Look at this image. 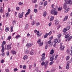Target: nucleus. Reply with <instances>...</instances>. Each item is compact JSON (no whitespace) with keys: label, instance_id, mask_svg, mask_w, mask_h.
<instances>
[{"label":"nucleus","instance_id":"nucleus-52","mask_svg":"<svg viewBox=\"0 0 72 72\" xmlns=\"http://www.w3.org/2000/svg\"><path fill=\"white\" fill-rule=\"evenodd\" d=\"M58 55H57L55 57V60L56 59H57V57H58Z\"/></svg>","mask_w":72,"mask_h":72},{"label":"nucleus","instance_id":"nucleus-31","mask_svg":"<svg viewBox=\"0 0 72 72\" xmlns=\"http://www.w3.org/2000/svg\"><path fill=\"white\" fill-rule=\"evenodd\" d=\"M30 12H27L26 13V14H25V17H27V15H28V14H30Z\"/></svg>","mask_w":72,"mask_h":72},{"label":"nucleus","instance_id":"nucleus-55","mask_svg":"<svg viewBox=\"0 0 72 72\" xmlns=\"http://www.w3.org/2000/svg\"><path fill=\"white\" fill-rule=\"evenodd\" d=\"M69 28H70V27H67L66 28V30H69Z\"/></svg>","mask_w":72,"mask_h":72},{"label":"nucleus","instance_id":"nucleus-43","mask_svg":"<svg viewBox=\"0 0 72 72\" xmlns=\"http://www.w3.org/2000/svg\"><path fill=\"white\" fill-rule=\"evenodd\" d=\"M45 53H43L42 55V57H45Z\"/></svg>","mask_w":72,"mask_h":72},{"label":"nucleus","instance_id":"nucleus-25","mask_svg":"<svg viewBox=\"0 0 72 72\" xmlns=\"http://www.w3.org/2000/svg\"><path fill=\"white\" fill-rule=\"evenodd\" d=\"M54 50H51L50 52V54H53L54 53Z\"/></svg>","mask_w":72,"mask_h":72},{"label":"nucleus","instance_id":"nucleus-11","mask_svg":"<svg viewBox=\"0 0 72 72\" xmlns=\"http://www.w3.org/2000/svg\"><path fill=\"white\" fill-rule=\"evenodd\" d=\"M4 11V8H2V7H0V12L1 13H3Z\"/></svg>","mask_w":72,"mask_h":72},{"label":"nucleus","instance_id":"nucleus-26","mask_svg":"<svg viewBox=\"0 0 72 72\" xmlns=\"http://www.w3.org/2000/svg\"><path fill=\"white\" fill-rule=\"evenodd\" d=\"M38 10L36 9H35L34 10V12L35 13H37Z\"/></svg>","mask_w":72,"mask_h":72},{"label":"nucleus","instance_id":"nucleus-49","mask_svg":"<svg viewBox=\"0 0 72 72\" xmlns=\"http://www.w3.org/2000/svg\"><path fill=\"white\" fill-rule=\"evenodd\" d=\"M19 4L20 5H23V3H21V2H19Z\"/></svg>","mask_w":72,"mask_h":72},{"label":"nucleus","instance_id":"nucleus-64","mask_svg":"<svg viewBox=\"0 0 72 72\" xmlns=\"http://www.w3.org/2000/svg\"><path fill=\"white\" fill-rule=\"evenodd\" d=\"M6 54L7 56H9V52L7 51L6 53Z\"/></svg>","mask_w":72,"mask_h":72},{"label":"nucleus","instance_id":"nucleus-62","mask_svg":"<svg viewBox=\"0 0 72 72\" xmlns=\"http://www.w3.org/2000/svg\"><path fill=\"white\" fill-rule=\"evenodd\" d=\"M55 69H52L51 71V72H54Z\"/></svg>","mask_w":72,"mask_h":72},{"label":"nucleus","instance_id":"nucleus-40","mask_svg":"<svg viewBox=\"0 0 72 72\" xmlns=\"http://www.w3.org/2000/svg\"><path fill=\"white\" fill-rule=\"evenodd\" d=\"M54 63V61H51V62L50 63V65H52Z\"/></svg>","mask_w":72,"mask_h":72},{"label":"nucleus","instance_id":"nucleus-12","mask_svg":"<svg viewBox=\"0 0 72 72\" xmlns=\"http://www.w3.org/2000/svg\"><path fill=\"white\" fill-rule=\"evenodd\" d=\"M68 64L66 65V68L67 69H69V63H67Z\"/></svg>","mask_w":72,"mask_h":72},{"label":"nucleus","instance_id":"nucleus-30","mask_svg":"<svg viewBox=\"0 0 72 72\" xmlns=\"http://www.w3.org/2000/svg\"><path fill=\"white\" fill-rule=\"evenodd\" d=\"M68 19V16H66L64 18V21H66L67 19Z\"/></svg>","mask_w":72,"mask_h":72},{"label":"nucleus","instance_id":"nucleus-15","mask_svg":"<svg viewBox=\"0 0 72 72\" xmlns=\"http://www.w3.org/2000/svg\"><path fill=\"white\" fill-rule=\"evenodd\" d=\"M66 60L67 61V60H68L69 59H70V57L69 56H68L66 57Z\"/></svg>","mask_w":72,"mask_h":72},{"label":"nucleus","instance_id":"nucleus-33","mask_svg":"<svg viewBox=\"0 0 72 72\" xmlns=\"http://www.w3.org/2000/svg\"><path fill=\"white\" fill-rule=\"evenodd\" d=\"M69 37V35L67 34L65 36V38L66 39H67V38H68Z\"/></svg>","mask_w":72,"mask_h":72},{"label":"nucleus","instance_id":"nucleus-21","mask_svg":"<svg viewBox=\"0 0 72 72\" xmlns=\"http://www.w3.org/2000/svg\"><path fill=\"white\" fill-rule=\"evenodd\" d=\"M48 34L47 33H46L44 35V39L48 37Z\"/></svg>","mask_w":72,"mask_h":72},{"label":"nucleus","instance_id":"nucleus-42","mask_svg":"<svg viewBox=\"0 0 72 72\" xmlns=\"http://www.w3.org/2000/svg\"><path fill=\"white\" fill-rule=\"evenodd\" d=\"M1 55L2 57H4V56H5V53L2 52V53Z\"/></svg>","mask_w":72,"mask_h":72},{"label":"nucleus","instance_id":"nucleus-51","mask_svg":"<svg viewBox=\"0 0 72 72\" xmlns=\"http://www.w3.org/2000/svg\"><path fill=\"white\" fill-rule=\"evenodd\" d=\"M17 71L18 69H17V68H15L14 69V72H16V71Z\"/></svg>","mask_w":72,"mask_h":72},{"label":"nucleus","instance_id":"nucleus-4","mask_svg":"<svg viewBox=\"0 0 72 72\" xmlns=\"http://www.w3.org/2000/svg\"><path fill=\"white\" fill-rule=\"evenodd\" d=\"M23 14H24V12H23L21 14L20 13H19L18 14V17H19V18H22L23 17Z\"/></svg>","mask_w":72,"mask_h":72},{"label":"nucleus","instance_id":"nucleus-14","mask_svg":"<svg viewBox=\"0 0 72 72\" xmlns=\"http://www.w3.org/2000/svg\"><path fill=\"white\" fill-rule=\"evenodd\" d=\"M24 53L26 54H28L29 53V50H26L24 51Z\"/></svg>","mask_w":72,"mask_h":72},{"label":"nucleus","instance_id":"nucleus-6","mask_svg":"<svg viewBox=\"0 0 72 72\" xmlns=\"http://www.w3.org/2000/svg\"><path fill=\"white\" fill-rule=\"evenodd\" d=\"M36 34L37 35H38L39 36H40L41 35H42V33H40V31H38L37 32Z\"/></svg>","mask_w":72,"mask_h":72},{"label":"nucleus","instance_id":"nucleus-56","mask_svg":"<svg viewBox=\"0 0 72 72\" xmlns=\"http://www.w3.org/2000/svg\"><path fill=\"white\" fill-rule=\"evenodd\" d=\"M51 40H49L48 42V44H50V43H51Z\"/></svg>","mask_w":72,"mask_h":72},{"label":"nucleus","instance_id":"nucleus-48","mask_svg":"<svg viewBox=\"0 0 72 72\" xmlns=\"http://www.w3.org/2000/svg\"><path fill=\"white\" fill-rule=\"evenodd\" d=\"M66 31H67V29L66 28H64L63 30V32H66Z\"/></svg>","mask_w":72,"mask_h":72},{"label":"nucleus","instance_id":"nucleus-58","mask_svg":"<svg viewBox=\"0 0 72 72\" xmlns=\"http://www.w3.org/2000/svg\"><path fill=\"white\" fill-rule=\"evenodd\" d=\"M41 65H42V66H44V64H45V62H42L41 63Z\"/></svg>","mask_w":72,"mask_h":72},{"label":"nucleus","instance_id":"nucleus-60","mask_svg":"<svg viewBox=\"0 0 72 72\" xmlns=\"http://www.w3.org/2000/svg\"><path fill=\"white\" fill-rule=\"evenodd\" d=\"M4 60L3 59H2V60L1 61V63H4Z\"/></svg>","mask_w":72,"mask_h":72},{"label":"nucleus","instance_id":"nucleus-20","mask_svg":"<svg viewBox=\"0 0 72 72\" xmlns=\"http://www.w3.org/2000/svg\"><path fill=\"white\" fill-rule=\"evenodd\" d=\"M66 52L68 54H70V53H71V51L69 50V49H68L67 50Z\"/></svg>","mask_w":72,"mask_h":72},{"label":"nucleus","instance_id":"nucleus-7","mask_svg":"<svg viewBox=\"0 0 72 72\" xmlns=\"http://www.w3.org/2000/svg\"><path fill=\"white\" fill-rule=\"evenodd\" d=\"M54 55H52V57L50 58V61H53L54 60V57L55 56Z\"/></svg>","mask_w":72,"mask_h":72},{"label":"nucleus","instance_id":"nucleus-16","mask_svg":"<svg viewBox=\"0 0 72 72\" xmlns=\"http://www.w3.org/2000/svg\"><path fill=\"white\" fill-rule=\"evenodd\" d=\"M47 14V13L46 12H45L43 13V15L44 17H46V16Z\"/></svg>","mask_w":72,"mask_h":72},{"label":"nucleus","instance_id":"nucleus-37","mask_svg":"<svg viewBox=\"0 0 72 72\" xmlns=\"http://www.w3.org/2000/svg\"><path fill=\"white\" fill-rule=\"evenodd\" d=\"M61 36V34H59L57 35V37L58 38V39H59V38H60V37Z\"/></svg>","mask_w":72,"mask_h":72},{"label":"nucleus","instance_id":"nucleus-41","mask_svg":"<svg viewBox=\"0 0 72 72\" xmlns=\"http://www.w3.org/2000/svg\"><path fill=\"white\" fill-rule=\"evenodd\" d=\"M11 39V36H9L8 37V39H7V40H9Z\"/></svg>","mask_w":72,"mask_h":72},{"label":"nucleus","instance_id":"nucleus-17","mask_svg":"<svg viewBox=\"0 0 72 72\" xmlns=\"http://www.w3.org/2000/svg\"><path fill=\"white\" fill-rule=\"evenodd\" d=\"M9 31V28L8 27H6L5 29V31L6 32H8V31Z\"/></svg>","mask_w":72,"mask_h":72},{"label":"nucleus","instance_id":"nucleus-46","mask_svg":"<svg viewBox=\"0 0 72 72\" xmlns=\"http://www.w3.org/2000/svg\"><path fill=\"white\" fill-rule=\"evenodd\" d=\"M11 28V32H13V26H12Z\"/></svg>","mask_w":72,"mask_h":72},{"label":"nucleus","instance_id":"nucleus-53","mask_svg":"<svg viewBox=\"0 0 72 72\" xmlns=\"http://www.w3.org/2000/svg\"><path fill=\"white\" fill-rule=\"evenodd\" d=\"M23 69H26V66L24 65V66H23Z\"/></svg>","mask_w":72,"mask_h":72},{"label":"nucleus","instance_id":"nucleus-10","mask_svg":"<svg viewBox=\"0 0 72 72\" xmlns=\"http://www.w3.org/2000/svg\"><path fill=\"white\" fill-rule=\"evenodd\" d=\"M11 52L12 54H16V51L14 50H12Z\"/></svg>","mask_w":72,"mask_h":72},{"label":"nucleus","instance_id":"nucleus-27","mask_svg":"<svg viewBox=\"0 0 72 72\" xmlns=\"http://www.w3.org/2000/svg\"><path fill=\"white\" fill-rule=\"evenodd\" d=\"M36 23L35 21H33L32 22V26H33Z\"/></svg>","mask_w":72,"mask_h":72},{"label":"nucleus","instance_id":"nucleus-44","mask_svg":"<svg viewBox=\"0 0 72 72\" xmlns=\"http://www.w3.org/2000/svg\"><path fill=\"white\" fill-rule=\"evenodd\" d=\"M16 10L18 11L20 9L19 7H17L16 8Z\"/></svg>","mask_w":72,"mask_h":72},{"label":"nucleus","instance_id":"nucleus-32","mask_svg":"<svg viewBox=\"0 0 72 72\" xmlns=\"http://www.w3.org/2000/svg\"><path fill=\"white\" fill-rule=\"evenodd\" d=\"M21 37V36L19 35L16 36L15 38L16 39H18V38H19Z\"/></svg>","mask_w":72,"mask_h":72},{"label":"nucleus","instance_id":"nucleus-61","mask_svg":"<svg viewBox=\"0 0 72 72\" xmlns=\"http://www.w3.org/2000/svg\"><path fill=\"white\" fill-rule=\"evenodd\" d=\"M5 71H6V72H9V69H5Z\"/></svg>","mask_w":72,"mask_h":72},{"label":"nucleus","instance_id":"nucleus-34","mask_svg":"<svg viewBox=\"0 0 72 72\" xmlns=\"http://www.w3.org/2000/svg\"><path fill=\"white\" fill-rule=\"evenodd\" d=\"M67 63H72V57L70 59V61H68L67 62Z\"/></svg>","mask_w":72,"mask_h":72},{"label":"nucleus","instance_id":"nucleus-36","mask_svg":"<svg viewBox=\"0 0 72 72\" xmlns=\"http://www.w3.org/2000/svg\"><path fill=\"white\" fill-rule=\"evenodd\" d=\"M39 46H42V45H43V42H41L39 44Z\"/></svg>","mask_w":72,"mask_h":72},{"label":"nucleus","instance_id":"nucleus-47","mask_svg":"<svg viewBox=\"0 0 72 72\" xmlns=\"http://www.w3.org/2000/svg\"><path fill=\"white\" fill-rule=\"evenodd\" d=\"M62 10V7H59L58 9V11H60Z\"/></svg>","mask_w":72,"mask_h":72},{"label":"nucleus","instance_id":"nucleus-39","mask_svg":"<svg viewBox=\"0 0 72 72\" xmlns=\"http://www.w3.org/2000/svg\"><path fill=\"white\" fill-rule=\"evenodd\" d=\"M36 26H38L40 25V22H38L36 23Z\"/></svg>","mask_w":72,"mask_h":72},{"label":"nucleus","instance_id":"nucleus-9","mask_svg":"<svg viewBox=\"0 0 72 72\" xmlns=\"http://www.w3.org/2000/svg\"><path fill=\"white\" fill-rule=\"evenodd\" d=\"M1 47L2 48L1 51L2 52H4L5 51V48H4V45H2Z\"/></svg>","mask_w":72,"mask_h":72},{"label":"nucleus","instance_id":"nucleus-8","mask_svg":"<svg viewBox=\"0 0 72 72\" xmlns=\"http://www.w3.org/2000/svg\"><path fill=\"white\" fill-rule=\"evenodd\" d=\"M59 21L58 20H56L55 21V25H58L59 24Z\"/></svg>","mask_w":72,"mask_h":72},{"label":"nucleus","instance_id":"nucleus-45","mask_svg":"<svg viewBox=\"0 0 72 72\" xmlns=\"http://www.w3.org/2000/svg\"><path fill=\"white\" fill-rule=\"evenodd\" d=\"M48 63L47 62L46 64H44V66L46 68L47 67V66H48Z\"/></svg>","mask_w":72,"mask_h":72},{"label":"nucleus","instance_id":"nucleus-29","mask_svg":"<svg viewBox=\"0 0 72 72\" xmlns=\"http://www.w3.org/2000/svg\"><path fill=\"white\" fill-rule=\"evenodd\" d=\"M45 57H42L41 58V60L42 62H44V60H45Z\"/></svg>","mask_w":72,"mask_h":72},{"label":"nucleus","instance_id":"nucleus-23","mask_svg":"<svg viewBox=\"0 0 72 72\" xmlns=\"http://www.w3.org/2000/svg\"><path fill=\"white\" fill-rule=\"evenodd\" d=\"M53 19H54V16H52L50 18V21L51 22V21H53Z\"/></svg>","mask_w":72,"mask_h":72},{"label":"nucleus","instance_id":"nucleus-38","mask_svg":"<svg viewBox=\"0 0 72 72\" xmlns=\"http://www.w3.org/2000/svg\"><path fill=\"white\" fill-rule=\"evenodd\" d=\"M41 42H42L41 40V39H40L37 41V43L39 44H40Z\"/></svg>","mask_w":72,"mask_h":72},{"label":"nucleus","instance_id":"nucleus-28","mask_svg":"<svg viewBox=\"0 0 72 72\" xmlns=\"http://www.w3.org/2000/svg\"><path fill=\"white\" fill-rule=\"evenodd\" d=\"M11 48V47H10V45H8L7 46V49L8 50H9V49H10Z\"/></svg>","mask_w":72,"mask_h":72},{"label":"nucleus","instance_id":"nucleus-59","mask_svg":"<svg viewBox=\"0 0 72 72\" xmlns=\"http://www.w3.org/2000/svg\"><path fill=\"white\" fill-rule=\"evenodd\" d=\"M72 36L70 37L68 39V41H69V40H71V39H72Z\"/></svg>","mask_w":72,"mask_h":72},{"label":"nucleus","instance_id":"nucleus-54","mask_svg":"<svg viewBox=\"0 0 72 72\" xmlns=\"http://www.w3.org/2000/svg\"><path fill=\"white\" fill-rule=\"evenodd\" d=\"M51 24H52V23L51 22H50V23H49L48 26H51Z\"/></svg>","mask_w":72,"mask_h":72},{"label":"nucleus","instance_id":"nucleus-22","mask_svg":"<svg viewBox=\"0 0 72 72\" xmlns=\"http://www.w3.org/2000/svg\"><path fill=\"white\" fill-rule=\"evenodd\" d=\"M48 4V2L47 1H46L44 3V6H46Z\"/></svg>","mask_w":72,"mask_h":72},{"label":"nucleus","instance_id":"nucleus-35","mask_svg":"<svg viewBox=\"0 0 72 72\" xmlns=\"http://www.w3.org/2000/svg\"><path fill=\"white\" fill-rule=\"evenodd\" d=\"M9 13L7 12L6 14V17H9Z\"/></svg>","mask_w":72,"mask_h":72},{"label":"nucleus","instance_id":"nucleus-19","mask_svg":"<svg viewBox=\"0 0 72 72\" xmlns=\"http://www.w3.org/2000/svg\"><path fill=\"white\" fill-rule=\"evenodd\" d=\"M58 39H56L54 40L55 44H57V43L58 42Z\"/></svg>","mask_w":72,"mask_h":72},{"label":"nucleus","instance_id":"nucleus-57","mask_svg":"<svg viewBox=\"0 0 72 72\" xmlns=\"http://www.w3.org/2000/svg\"><path fill=\"white\" fill-rule=\"evenodd\" d=\"M16 23V21H13V24H15Z\"/></svg>","mask_w":72,"mask_h":72},{"label":"nucleus","instance_id":"nucleus-2","mask_svg":"<svg viewBox=\"0 0 72 72\" xmlns=\"http://www.w3.org/2000/svg\"><path fill=\"white\" fill-rule=\"evenodd\" d=\"M51 13L53 14L54 15H56L58 14V11H56L55 8H53L51 11Z\"/></svg>","mask_w":72,"mask_h":72},{"label":"nucleus","instance_id":"nucleus-24","mask_svg":"<svg viewBox=\"0 0 72 72\" xmlns=\"http://www.w3.org/2000/svg\"><path fill=\"white\" fill-rule=\"evenodd\" d=\"M29 25H28V24H26V25L25 26V30H27L28 29V27Z\"/></svg>","mask_w":72,"mask_h":72},{"label":"nucleus","instance_id":"nucleus-18","mask_svg":"<svg viewBox=\"0 0 72 72\" xmlns=\"http://www.w3.org/2000/svg\"><path fill=\"white\" fill-rule=\"evenodd\" d=\"M28 58V56L27 55H25L23 57V59L24 60L27 59Z\"/></svg>","mask_w":72,"mask_h":72},{"label":"nucleus","instance_id":"nucleus-3","mask_svg":"<svg viewBox=\"0 0 72 72\" xmlns=\"http://www.w3.org/2000/svg\"><path fill=\"white\" fill-rule=\"evenodd\" d=\"M33 44L31 43H28L26 45V46L27 48H30L32 46Z\"/></svg>","mask_w":72,"mask_h":72},{"label":"nucleus","instance_id":"nucleus-13","mask_svg":"<svg viewBox=\"0 0 72 72\" xmlns=\"http://www.w3.org/2000/svg\"><path fill=\"white\" fill-rule=\"evenodd\" d=\"M34 53H35L34 51L33 50H32V51H31L30 53V55H33V54H34Z\"/></svg>","mask_w":72,"mask_h":72},{"label":"nucleus","instance_id":"nucleus-63","mask_svg":"<svg viewBox=\"0 0 72 72\" xmlns=\"http://www.w3.org/2000/svg\"><path fill=\"white\" fill-rule=\"evenodd\" d=\"M30 36H31V35L29 33L27 34V36L28 37H30Z\"/></svg>","mask_w":72,"mask_h":72},{"label":"nucleus","instance_id":"nucleus-5","mask_svg":"<svg viewBox=\"0 0 72 72\" xmlns=\"http://www.w3.org/2000/svg\"><path fill=\"white\" fill-rule=\"evenodd\" d=\"M64 46H62V43H60V48L61 50H63L64 49Z\"/></svg>","mask_w":72,"mask_h":72},{"label":"nucleus","instance_id":"nucleus-1","mask_svg":"<svg viewBox=\"0 0 72 72\" xmlns=\"http://www.w3.org/2000/svg\"><path fill=\"white\" fill-rule=\"evenodd\" d=\"M65 3L64 4V9H66L67 8V6L68 4H69L71 0H64Z\"/></svg>","mask_w":72,"mask_h":72},{"label":"nucleus","instance_id":"nucleus-50","mask_svg":"<svg viewBox=\"0 0 72 72\" xmlns=\"http://www.w3.org/2000/svg\"><path fill=\"white\" fill-rule=\"evenodd\" d=\"M52 33V32H51V31H50V32H49V33H48V35H49V36H50V35H51V34Z\"/></svg>","mask_w":72,"mask_h":72}]
</instances>
